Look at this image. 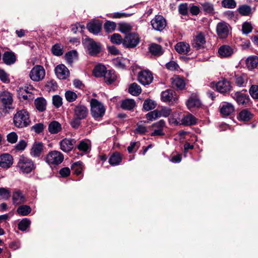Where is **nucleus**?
Segmentation results:
<instances>
[{
  "instance_id": "13d9d810",
  "label": "nucleus",
  "mask_w": 258,
  "mask_h": 258,
  "mask_svg": "<svg viewBox=\"0 0 258 258\" xmlns=\"http://www.w3.org/2000/svg\"><path fill=\"white\" fill-rule=\"evenodd\" d=\"M10 191L4 187L0 188V200H8L10 197Z\"/></svg>"
},
{
  "instance_id": "c03bdc74",
  "label": "nucleus",
  "mask_w": 258,
  "mask_h": 258,
  "mask_svg": "<svg viewBox=\"0 0 258 258\" xmlns=\"http://www.w3.org/2000/svg\"><path fill=\"white\" fill-rule=\"evenodd\" d=\"M30 224L31 221L27 218H24L19 223L18 228L21 231H25L30 227Z\"/></svg>"
},
{
  "instance_id": "5fc2aeb1",
  "label": "nucleus",
  "mask_w": 258,
  "mask_h": 258,
  "mask_svg": "<svg viewBox=\"0 0 258 258\" xmlns=\"http://www.w3.org/2000/svg\"><path fill=\"white\" fill-rule=\"evenodd\" d=\"M125 59L122 58L117 57L113 60L114 65L118 69H123L125 68Z\"/></svg>"
},
{
  "instance_id": "39448f33",
  "label": "nucleus",
  "mask_w": 258,
  "mask_h": 258,
  "mask_svg": "<svg viewBox=\"0 0 258 258\" xmlns=\"http://www.w3.org/2000/svg\"><path fill=\"white\" fill-rule=\"evenodd\" d=\"M45 76V70L44 68L40 65L35 66L29 73L30 79L34 82H39L42 81Z\"/></svg>"
},
{
  "instance_id": "49530a36",
  "label": "nucleus",
  "mask_w": 258,
  "mask_h": 258,
  "mask_svg": "<svg viewBox=\"0 0 258 258\" xmlns=\"http://www.w3.org/2000/svg\"><path fill=\"white\" fill-rule=\"evenodd\" d=\"M221 6L226 9H233L236 7V2L235 0H223Z\"/></svg>"
},
{
  "instance_id": "79ce46f5",
  "label": "nucleus",
  "mask_w": 258,
  "mask_h": 258,
  "mask_svg": "<svg viewBox=\"0 0 258 258\" xmlns=\"http://www.w3.org/2000/svg\"><path fill=\"white\" fill-rule=\"evenodd\" d=\"M142 92L141 88L137 83H134L130 86L128 92L132 95L138 96Z\"/></svg>"
},
{
  "instance_id": "052dcab7",
  "label": "nucleus",
  "mask_w": 258,
  "mask_h": 258,
  "mask_svg": "<svg viewBox=\"0 0 258 258\" xmlns=\"http://www.w3.org/2000/svg\"><path fill=\"white\" fill-rule=\"evenodd\" d=\"M45 87L49 91H54L57 89V83L53 80L48 81L46 84Z\"/></svg>"
},
{
  "instance_id": "473e14b6",
  "label": "nucleus",
  "mask_w": 258,
  "mask_h": 258,
  "mask_svg": "<svg viewBox=\"0 0 258 258\" xmlns=\"http://www.w3.org/2000/svg\"><path fill=\"white\" fill-rule=\"evenodd\" d=\"M106 71V68L105 66L98 64L94 68L93 70V74L96 77H104Z\"/></svg>"
},
{
  "instance_id": "2eb2a0df",
  "label": "nucleus",
  "mask_w": 258,
  "mask_h": 258,
  "mask_svg": "<svg viewBox=\"0 0 258 258\" xmlns=\"http://www.w3.org/2000/svg\"><path fill=\"white\" fill-rule=\"evenodd\" d=\"M86 42L87 47L90 55L95 56L100 52L101 48L99 44L91 39H88L86 40Z\"/></svg>"
},
{
  "instance_id": "e433bc0d",
  "label": "nucleus",
  "mask_w": 258,
  "mask_h": 258,
  "mask_svg": "<svg viewBox=\"0 0 258 258\" xmlns=\"http://www.w3.org/2000/svg\"><path fill=\"white\" fill-rule=\"evenodd\" d=\"M238 13L243 16H248L252 13V9L247 5H242L237 9Z\"/></svg>"
},
{
  "instance_id": "f704fd0d",
  "label": "nucleus",
  "mask_w": 258,
  "mask_h": 258,
  "mask_svg": "<svg viewBox=\"0 0 258 258\" xmlns=\"http://www.w3.org/2000/svg\"><path fill=\"white\" fill-rule=\"evenodd\" d=\"M136 106V102L134 99H126L122 101L121 107L124 110H131Z\"/></svg>"
},
{
  "instance_id": "7ed1b4c3",
  "label": "nucleus",
  "mask_w": 258,
  "mask_h": 258,
  "mask_svg": "<svg viewBox=\"0 0 258 258\" xmlns=\"http://www.w3.org/2000/svg\"><path fill=\"white\" fill-rule=\"evenodd\" d=\"M17 166L22 172L25 173H30L35 167L32 160L24 156H20Z\"/></svg>"
},
{
  "instance_id": "4d7b16f0",
  "label": "nucleus",
  "mask_w": 258,
  "mask_h": 258,
  "mask_svg": "<svg viewBox=\"0 0 258 258\" xmlns=\"http://www.w3.org/2000/svg\"><path fill=\"white\" fill-rule=\"evenodd\" d=\"M123 40L121 36L117 33H114L110 36V41L111 42L116 44L123 43Z\"/></svg>"
},
{
  "instance_id": "5701e85b",
  "label": "nucleus",
  "mask_w": 258,
  "mask_h": 258,
  "mask_svg": "<svg viewBox=\"0 0 258 258\" xmlns=\"http://www.w3.org/2000/svg\"><path fill=\"white\" fill-rule=\"evenodd\" d=\"M12 200L14 204L19 205L26 201V198L23 192L18 189H16L13 192Z\"/></svg>"
},
{
  "instance_id": "0eeeda50",
  "label": "nucleus",
  "mask_w": 258,
  "mask_h": 258,
  "mask_svg": "<svg viewBox=\"0 0 258 258\" xmlns=\"http://www.w3.org/2000/svg\"><path fill=\"white\" fill-rule=\"evenodd\" d=\"M151 25L153 29L161 31L166 26V21L161 15H156L151 21Z\"/></svg>"
},
{
  "instance_id": "69168bd1",
  "label": "nucleus",
  "mask_w": 258,
  "mask_h": 258,
  "mask_svg": "<svg viewBox=\"0 0 258 258\" xmlns=\"http://www.w3.org/2000/svg\"><path fill=\"white\" fill-rule=\"evenodd\" d=\"M7 141L11 144L15 143L18 140V136L15 132L9 133L7 136Z\"/></svg>"
},
{
  "instance_id": "6e6552de",
  "label": "nucleus",
  "mask_w": 258,
  "mask_h": 258,
  "mask_svg": "<svg viewBox=\"0 0 258 258\" xmlns=\"http://www.w3.org/2000/svg\"><path fill=\"white\" fill-rule=\"evenodd\" d=\"M161 100L166 103L172 104L175 103L178 97L175 92L171 89H167L161 93Z\"/></svg>"
},
{
  "instance_id": "c9c22d12",
  "label": "nucleus",
  "mask_w": 258,
  "mask_h": 258,
  "mask_svg": "<svg viewBox=\"0 0 258 258\" xmlns=\"http://www.w3.org/2000/svg\"><path fill=\"white\" fill-rule=\"evenodd\" d=\"M181 122L184 125H191L197 123V119L192 114H188L181 119Z\"/></svg>"
},
{
  "instance_id": "20e7f679",
  "label": "nucleus",
  "mask_w": 258,
  "mask_h": 258,
  "mask_svg": "<svg viewBox=\"0 0 258 258\" xmlns=\"http://www.w3.org/2000/svg\"><path fill=\"white\" fill-rule=\"evenodd\" d=\"M64 159L63 154L57 151L49 152L45 157V161L49 165H56L62 163Z\"/></svg>"
},
{
  "instance_id": "a18cd8bd",
  "label": "nucleus",
  "mask_w": 258,
  "mask_h": 258,
  "mask_svg": "<svg viewBox=\"0 0 258 258\" xmlns=\"http://www.w3.org/2000/svg\"><path fill=\"white\" fill-rule=\"evenodd\" d=\"M31 211V208L27 205H22L17 209V213L21 216H26Z\"/></svg>"
},
{
  "instance_id": "1a4fd4ad",
  "label": "nucleus",
  "mask_w": 258,
  "mask_h": 258,
  "mask_svg": "<svg viewBox=\"0 0 258 258\" xmlns=\"http://www.w3.org/2000/svg\"><path fill=\"white\" fill-rule=\"evenodd\" d=\"M0 99L2 103L4 108L6 111L8 109L12 108V103L13 101L12 95L8 91H4L0 94Z\"/></svg>"
},
{
  "instance_id": "cd10ccee",
  "label": "nucleus",
  "mask_w": 258,
  "mask_h": 258,
  "mask_svg": "<svg viewBox=\"0 0 258 258\" xmlns=\"http://www.w3.org/2000/svg\"><path fill=\"white\" fill-rule=\"evenodd\" d=\"M175 49L177 52L181 54H187L190 50L189 45L184 42L177 43L175 46Z\"/></svg>"
},
{
  "instance_id": "f8f14e48",
  "label": "nucleus",
  "mask_w": 258,
  "mask_h": 258,
  "mask_svg": "<svg viewBox=\"0 0 258 258\" xmlns=\"http://www.w3.org/2000/svg\"><path fill=\"white\" fill-rule=\"evenodd\" d=\"M211 86L212 88L216 87V90L221 93L230 91L231 87L230 82L226 80L220 81L217 83L212 82L211 84Z\"/></svg>"
},
{
  "instance_id": "e2e57ef3",
  "label": "nucleus",
  "mask_w": 258,
  "mask_h": 258,
  "mask_svg": "<svg viewBox=\"0 0 258 258\" xmlns=\"http://www.w3.org/2000/svg\"><path fill=\"white\" fill-rule=\"evenodd\" d=\"M159 111L160 117H167L171 114V109L167 107H162Z\"/></svg>"
},
{
  "instance_id": "412c9836",
  "label": "nucleus",
  "mask_w": 258,
  "mask_h": 258,
  "mask_svg": "<svg viewBox=\"0 0 258 258\" xmlns=\"http://www.w3.org/2000/svg\"><path fill=\"white\" fill-rule=\"evenodd\" d=\"M171 85L173 88L178 90L184 88L185 83L184 79L178 76H175L171 79Z\"/></svg>"
},
{
  "instance_id": "09e8293b",
  "label": "nucleus",
  "mask_w": 258,
  "mask_h": 258,
  "mask_svg": "<svg viewBox=\"0 0 258 258\" xmlns=\"http://www.w3.org/2000/svg\"><path fill=\"white\" fill-rule=\"evenodd\" d=\"M156 106L155 102L151 99H146L145 100L143 104V108L146 111H149L154 109Z\"/></svg>"
},
{
  "instance_id": "b1692460",
  "label": "nucleus",
  "mask_w": 258,
  "mask_h": 258,
  "mask_svg": "<svg viewBox=\"0 0 258 258\" xmlns=\"http://www.w3.org/2000/svg\"><path fill=\"white\" fill-rule=\"evenodd\" d=\"M88 30L94 34H98L101 31L102 23L99 21H92L87 24Z\"/></svg>"
},
{
  "instance_id": "ddd939ff",
  "label": "nucleus",
  "mask_w": 258,
  "mask_h": 258,
  "mask_svg": "<svg viewBox=\"0 0 258 258\" xmlns=\"http://www.w3.org/2000/svg\"><path fill=\"white\" fill-rule=\"evenodd\" d=\"M229 30V25L225 22H219L217 25V33L221 38H226L228 35Z\"/></svg>"
},
{
  "instance_id": "393cba45",
  "label": "nucleus",
  "mask_w": 258,
  "mask_h": 258,
  "mask_svg": "<svg viewBox=\"0 0 258 258\" xmlns=\"http://www.w3.org/2000/svg\"><path fill=\"white\" fill-rule=\"evenodd\" d=\"M44 146L41 143H34L31 149L30 154L32 157H39L43 150Z\"/></svg>"
},
{
  "instance_id": "8fccbe9b",
  "label": "nucleus",
  "mask_w": 258,
  "mask_h": 258,
  "mask_svg": "<svg viewBox=\"0 0 258 258\" xmlns=\"http://www.w3.org/2000/svg\"><path fill=\"white\" fill-rule=\"evenodd\" d=\"M119 29L121 33L126 34L131 31L132 26L128 23H122L119 24Z\"/></svg>"
},
{
  "instance_id": "ea45409f",
  "label": "nucleus",
  "mask_w": 258,
  "mask_h": 258,
  "mask_svg": "<svg viewBox=\"0 0 258 258\" xmlns=\"http://www.w3.org/2000/svg\"><path fill=\"white\" fill-rule=\"evenodd\" d=\"M150 52L154 55H161L163 54V51L162 47L157 44L153 43L149 47Z\"/></svg>"
},
{
  "instance_id": "f257e3e1",
  "label": "nucleus",
  "mask_w": 258,
  "mask_h": 258,
  "mask_svg": "<svg viewBox=\"0 0 258 258\" xmlns=\"http://www.w3.org/2000/svg\"><path fill=\"white\" fill-rule=\"evenodd\" d=\"M29 113L25 109L18 111L14 116V123L16 127L22 128L29 125Z\"/></svg>"
},
{
  "instance_id": "7c9ffc66",
  "label": "nucleus",
  "mask_w": 258,
  "mask_h": 258,
  "mask_svg": "<svg viewBox=\"0 0 258 258\" xmlns=\"http://www.w3.org/2000/svg\"><path fill=\"white\" fill-rule=\"evenodd\" d=\"M77 149L84 153H87L91 150L90 142L88 140H82L77 145Z\"/></svg>"
},
{
  "instance_id": "58836bf2",
  "label": "nucleus",
  "mask_w": 258,
  "mask_h": 258,
  "mask_svg": "<svg viewBox=\"0 0 258 258\" xmlns=\"http://www.w3.org/2000/svg\"><path fill=\"white\" fill-rule=\"evenodd\" d=\"M35 105L37 110L43 111L46 109V101L42 97H39L35 100Z\"/></svg>"
},
{
  "instance_id": "f3484780",
  "label": "nucleus",
  "mask_w": 258,
  "mask_h": 258,
  "mask_svg": "<svg viewBox=\"0 0 258 258\" xmlns=\"http://www.w3.org/2000/svg\"><path fill=\"white\" fill-rule=\"evenodd\" d=\"M76 142L75 139L65 138L60 142V148L63 152H70L73 149Z\"/></svg>"
},
{
  "instance_id": "4be33fe9",
  "label": "nucleus",
  "mask_w": 258,
  "mask_h": 258,
  "mask_svg": "<svg viewBox=\"0 0 258 258\" xmlns=\"http://www.w3.org/2000/svg\"><path fill=\"white\" fill-rule=\"evenodd\" d=\"M234 111L233 105L228 102H224L220 107V113L225 116L230 115Z\"/></svg>"
},
{
  "instance_id": "6ab92c4d",
  "label": "nucleus",
  "mask_w": 258,
  "mask_h": 258,
  "mask_svg": "<svg viewBox=\"0 0 258 258\" xmlns=\"http://www.w3.org/2000/svg\"><path fill=\"white\" fill-rule=\"evenodd\" d=\"M233 98L239 105H246L249 101V96L240 92H235L233 95Z\"/></svg>"
},
{
  "instance_id": "a878e982",
  "label": "nucleus",
  "mask_w": 258,
  "mask_h": 258,
  "mask_svg": "<svg viewBox=\"0 0 258 258\" xmlns=\"http://www.w3.org/2000/svg\"><path fill=\"white\" fill-rule=\"evenodd\" d=\"M234 52L233 49L230 46L224 45L218 49V53L221 57H228L230 56Z\"/></svg>"
},
{
  "instance_id": "9d476101",
  "label": "nucleus",
  "mask_w": 258,
  "mask_h": 258,
  "mask_svg": "<svg viewBox=\"0 0 258 258\" xmlns=\"http://www.w3.org/2000/svg\"><path fill=\"white\" fill-rule=\"evenodd\" d=\"M74 117L79 119H85L89 113L88 108L84 105L78 104L76 105L74 109Z\"/></svg>"
},
{
  "instance_id": "3c124183",
  "label": "nucleus",
  "mask_w": 258,
  "mask_h": 258,
  "mask_svg": "<svg viewBox=\"0 0 258 258\" xmlns=\"http://www.w3.org/2000/svg\"><path fill=\"white\" fill-rule=\"evenodd\" d=\"M52 53L56 56H60L63 54V46L59 44H55L51 48Z\"/></svg>"
},
{
  "instance_id": "603ef678",
  "label": "nucleus",
  "mask_w": 258,
  "mask_h": 258,
  "mask_svg": "<svg viewBox=\"0 0 258 258\" xmlns=\"http://www.w3.org/2000/svg\"><path fill=\"white\" fill-rule=\"evenodd\" d=\"M116 27L115 23L108 21L104 24V29L106 32L111 33L115 30Z\"/></svg>"
},
{
  "instance_id": "2f4dec72",
  "label": "nucleus",
  "mask_w": 258,
  "mask_h": 258,
  "mask_svg": "<svg viewBox=\"0 0 258 258\" xmlns=\"http://www.w3.org/2000/svg\"><path fill=\"white\" fill-rule=\"evenodd\" d=\"M122 159V155L118 152L114 153L110 157L109 163L112 166L119 165Z\"/></svg>"
},
{
  "instance_id": "864d4df0",
  "label": "nucleus",
  "mask_w": 258,
  "mask_h": 258,
  "mask_svg": "<svg viewBox=\"0 0 258 258\" xmlns=\"http://www.w3.org/2000/svg\"><path fill=\"white\" fill-rule=\"evenodd\" d=\"M66 100L70 102L75 101L78 97L76 93L72 91H67L65 93Z\"/></svg>"
},
{
  "instance_id": "a19ab883",
  "label": "nucleus",
  "mask_w": 258,
  "mask_h": 258,
  "mask_svg": "<svg viewBox=\"0 0 258 258\" xmlns=\"http://www.w3.org/2000/svg\"><path fill=\"white\" fill-rule=\"evenodd\" d=\"M252 114L247 109H243L239 113L238 118L240 120L247 121L252 118Z\"/></svg>"
},
{
  "instance_id": "37998d69",
  "label": "nucleus",
  "mask_w": 258,
  "mask_h": 258,
  "mask_svg": "<svg viewBox=\"0 0 258 258\" xmlns=\"http://www.w3.org/2000/svg\"><path fill=\"white\" fill-rule=\"evenodd\" d=\"M116 75L113 70H108L106 72L104 76V80L106 83L111 84L115 81Z\"/></svg>"
},
{
  "instance_id": "de8ad7c7",
  "label": "nucleus",
  "mask_w": 258,
  "mask_h": 258,
  "mask_svg": "<svg viewBox=\"0 0 258 258\" xmlns=\"http://www.w3.org/2000/svg\"><path fill=\"white\" fill-rule=\"evenodd\" d=\"M180 113L179 112H174L171 114L169 118V122L170 124L178 125L180 124Z\"/></svg>"
},
{
  "instance_id": "aec40b11",
  "label": "nucleus",
  "mask_w": 258,
  "mask_h": 258,
  "mask_svg": "<svg viewBox=\"0 0 258 258\" xmlns=\"http://www.w3.org/2000/svg\"><path fill=\"white\" fill-rule=\"evenodd\" d=\"M153 126L155 128L151 133L152 136H163L164 135L163 128L165 127V122L164 120H160L154 123Z\"/></svg>"
},
{
  "instance_id": "bb28decb",
  "label": "nucleus",
  "mask_w": 258,
  "mask_h": 258,
  "mask_svg": "<svg viewBox=\"0 0 258 258\" xmlns=\"http://www.w3.org/2000/svg\"><path fill=\"white\" fill-rule=\"evenodd\" d=\"M4 63L7 65L14 64L16 61V56L13 52L6 51L3 56Z\"/></svg>"
},
{
  "instance_id": "c85d7f7f",
  "label": "nucleus",
  "mask_w": 258,
  "mask_h": 258,
  "mask_svg": "<svg viewBox=\"0 0 258 258\" xmlns=\"http://www.w3.org/2000/svg\"><path fill=\"white\" fill-rule=\"evenodd\" d=\"M186 105L189 109L195 107L199 108L201 105V102L196 95H192L187 101Z\"/></svg>"
},
{
  "instance_id": "dca6fc26",
  "label": "nucleus",
  "mask_w": 258,
  "mask_h": 258,
  "mask_svg": "<svg viewBox=\"0 0 258 258\" xmlns=\"http://www.w3.org/2000/svg\"><path fill=\"white\" fill-rule=\"evenodd\" d=\"M13 164V158L8 153H4L0 155V167L4 169H8Z\"/></svg>"
},
{
  "instance_id": "6e6d98bb",
  "label": "nucleus",
  "mask_w": 258,
  "mask_h": 258,
  "mask_svg": "<svg viewBox=\"0 0 258 258\" xmlns=\"http://www.w3.org/2000/svg\"><path fill=\"white\" fill-rule=\"evenodd\" d=\"M253 27L250 22H245L242 24V31L243 33L248 34L252 30Z\"/></svg>"
},
{
  "instance_id": "774afa93",
  "label": "nucleus",
  "mask_w": 258,
  "mask_h": 258,
  "mask_svg": "<svg viewBox=\"0 0 258 258\" xmlns=\"http://www.w3.org/2000/svg\"><path fill=\"white\" fill-rule=\"evenodd\" d=\"M77 51L75 50H73L70 52H68L66 54L65 57L67 61L69 63H72L73 61V58L74 57L76 56Z\"/></svg>"
},
{
  "instance_id": "bf43d9fd",
  "label": "nucleus",
  "mask_w": 258,
  "mask_h": 258,
  "mask_svg": "<svg viewBox=\"0 0 258 258\" xmlns=\"http://www.w3.org/2000/svg\"><path fill=\"white\" fill-rule=\"evenodd\" d=\"M249 92L252 98L258 99V85H252L249 89Z\"/></svg>"
},
{
  "instance_id": "338daca9",
  "label": "nucleus",
  "mask_w": 258,
  "mask_h": 258,
  "mask_svg": "<svg viewBox=\"0 0 258 258\" xmlns=\"http://www.w3.org/2000/svg\"><path fill=\"white\" fill-rule=\"evenodd\" d=\"M179 13L182 15H186L188 13V6L186 3L179 5L178 7Z\"/></svg>"
},
{
  "instance_id": "0e129e2a",
  "label": "nucleus",
  "mask_w": 258,
  "mask_h": 258,
  "mask_svg": "<svg viewBox=\"0 0 258 258\" xmlns=\"http://www.w3.org/2000/svg\"><path fill=\"white\" fill-rule=\"evenodd\" d=\"M52 103L56 108H59L62 105V99L59 95H54L52 97Z\"/></svg>"
},
{
  "instance_id": "4468645a",
  "label": "nucleus",
  "mask_w": 258,
  "mask_h": 258,
  "mask_svg": "<svg viewBox=\"0 0 258 258\" xmlns=\"http://www.w3.org/2000/svg\"><path fill=\"white\" fill-rule=\"evenodd\" d=\"M153 80L152 73L147 70L141 71L138 75V80L143 85H147L151 84Z\"/></svg>"
},
{
  "instance_id": "c756f323",
  "label": "nucleus",
  "mask_w": 258,
  "mask_h": 258,
  "mask_svg": "<svg viewBox=\"0 0 258 258\" xmlns=\"http://www.w3.org/2000/svg\"><path fill=\"white\" fill-rule=\"evenodd\" d=\"M61 125L58 121H52L48 125V130L51 134H56L61 131Z\"/></svg>"
},
{
  "instance_id": "f03ea898",
  "label": "nucleus",
  "mask_w": 258,
  "mask_h": 258,
  "mask_svg": "<svg viewBox=\"0 0 258 258\" xmlns=\"http://www.w3.org/2000/svg\"><path fill=\"white\" fill-rule=\"evenodd\" d=\"M91 113L96 119L101 118L105 114V108L103 104L96 99L90 100Z\"/></svg>"
},
{
  "instance_id": "72a5a7b5",
  "label": "nucleus",
  "mask_w": 258,
  "mask_h": 258,
  "mask_svg": "<svg viewBox=\"0 0 258 258\" xmlns=\"http://www.w3.org/2000/svg\"><path fill=\"white\" fill-rule=\"evenodd\" d=\"M203 11L206 14L214 15L215 13L214 7L213 4L209 2H205L201 4Z\"/></svg>"
},
{
  "instance_id": "680f3d73",
  "label": "nucleus",
  "mask_w": 258,
  "mask_h": 258,
  "mask_svg": "<svg viewBox=\"0 0 258 258\" xmlns=\"http://www.w3.org/2000/svg\"><path fill=\"white\" fill-rule=\"evenodd\" d=\"M235 83L239 87L245 86L246 83V78L245 77L242 76H236Z\"/></svg>"
},
{
  "instance_id": "a211bd4d",
  "label": "nucleus",
  "mask_w": 258,
  "mask_h": 258,
  "mask_svg": "<svg viewBox=\"0 0 258 258\" xmlns=\"http://www.w3.org/2000/svg\"><path fill=\"white\" fill-rule=\"evenodd\" d=\"M55 73L59 79H66L69 76L70 72L64 65L60 64L55 68Z\"/></svg>"
},
{
  "instance_id": "4c0bfd02",
  "label": "nucleus",
  "mask_w": 258,
  "mask_h": 258,
  "mask_svg": "<svg viewBox=\"0 0 258 258\" xmlns=\"http://www.w3.org/2000/svg\"><path fill=\"white\" fill-rule=\"evenodd\" d=\"M257 64L258 57L256 56H251L246 59V64L249 70H252L256 68Z\"/></svg>"
},
{
  "instance_id": "9b49d317",
  "label": "nucleus",
  "mask_w": 258,
  "mask_h": 258,
  "mask_svg": "<svg viewBox=\"0 0 258 258\" xmlns=\"http://www.w3.org/2000/svg\"><path fill=\"white\" fill-rule=\"evenodd\" d=\"M205 34L203 32H199L192 40V45L196 49H201L206 47V40Z\"/></svg>"
},
{
  "instance_id": "423d86ee",
  "label": "nucleus",
  "mask_w": 258,
  "mask_h": 258,
  "mask_svg": "<svg viewBox=\"0 0 258 258\" xmlns=\"http://www.w3.org/2000/svg\"><path fill=\"white\" fill-rule=\"evenodd\" d=\"M140 42V37L136 33H130L126 35L123 40V45L126 48H134Z\"/></svg>"
}]
</instances>
